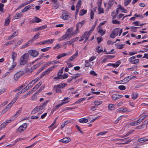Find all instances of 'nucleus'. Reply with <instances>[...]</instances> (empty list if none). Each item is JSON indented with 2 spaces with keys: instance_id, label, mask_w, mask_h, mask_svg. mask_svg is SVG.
<instances>
[{
  "instance_id": "34",
  "label": "nucleus",
  "mask_w": 148,
  "mask_h": 148,
  "mask_svg": "<svg viewBox=\"0 0 148 148\" xmlns=\"http://www.w3.org/2000/svg\"><path fill=\"white\" fill-rule=\"evenodd\" d=\"M12 58L13 60V62H14L15 59L16 57L17 54L14 52H12L11 53Z\"/></svg>"
},
{
  "instance_id": "22",
  "label": "nucleus",
  "mask_w": 148,
  "mask_h": 148,
  "mask_svg": "<svg viewBox=\"0 0 148 148\" xmlns=\"http://www.w3.org/2000/svg\"><path fill=\"white\" fill-rule=\"evenodd\" d=\"M78 56V53L77 51H76L75 53L72 56H71L69 59V60L72 61L75 59Z\"/></svg>"
},
{
  "instance_id": "42",
  "label": "nucleus",
  "mask_w": 148,
  "mask_h": 148,
  "mask_svg": "<svg viewBox=\"0 0 148 148\" xmlns=\"http://www.w3.org/2000/svg\"><path fill=\"white\" fill-rule=\"evenodd\" d=\"M72 45V46L73 47L74 44L72 42L71 40L69 41H68L66 42H65L64 43V45Z\"/></svg>"
},
{
  "instance_id": "30",
  "label": "nucleus",
  "mask_w": 148,
  "mask_h": 148,
  "mask_svg": "<svg viewBox=\"0 0 148 148\" xmlns=\"http://www.w3.org/2000/svg\"><path fill=\"white\" fill-rule=\"evenodd\" d=\"M117 110L119 111H121L123 113L129 112L127 108H121Z\"/></svg>"
},
{
  "instance_id": "21",
  "label": "nucleus",
  "mask_w": 148,
  "mask_h": 148,
  "mask_svg": "<svg viewBox=\"0 0 148 148\" xmlns=\"http://www.w3.org/2000/svg\"><path fill=\"white\" fill-rule=\"evenodd\" d=\"M85 22V21L83 20L80 22L78 23L76 25V28L78 29H79V28H81Z\"/></svg>"
},
{
  "instance_id": "40",
  "label": "nucleus",
  "mask_w": 148,
  "mask_h": 148,
  "mask_svg": "<svg viewBox=\"0 0 148 148\" xmlns=\"http://www.w3.org/2000/svg\"><path fill=\"white\" fill-rule=\"evenodd\" d=\"M85 100L84 98H80L77 100L75 103L73 104V105H75V104H79L81 103L82 101H84Z\"/></svg>"
},
{
  "instance_id": "43",
  "label": "nucleus",
  "mask_w": 148,
  "mask_h": 148,
  "mask_svg": "<svg viewBox=\"0 0 148 148\" xmlns=\"http://www.w3.org/2000/svg\"><path fill=\"white\" fill-rule=\"evenodd\" d=\"M70 122L69 121H65L63 122L62 123L61 125V128L62 129L65 125H66L67 124L69 123Z\"/></svg>"
},
{
  "instance_id": "23",
  "label": "nucleus",
  "mask_w": 148,
  "mask_h": 148,
  "mask_svg": "<svg viewBox=\"0 0 148 148\" xmlns=\"http://www.w3.org/2000/svg\"><path fill=\"white\" fill-rule=\"evenodd\" d=\"M32 6V5H29L26 6L22 10V12L24 13L27 10H29L31 8V7Z\"/></svg>"
},
{
  "instance_id": "49",
  "label": "nucleus",
  "mask_w": 148,
  "mask_h": 148,
  "mask_svg": "<svg viewBox=\"0 0 148 148\" xmlns=\"http://www.w3.org/2000/svg\"><path fill=\"white\" fill-rule=\"evenodd\" d=\"M64 67L62 68L60 70L59 72L58 73V76H60V77L61 76L62 74L63 73V71Z\"/></svg>"
},
{
  "instance_id": "7",
  "label": "nucleus",
  "mask_w": 148,
  "mask_h": 148,
  "mask_svg": "<svg viewBox=\"0 0 148 148\" xmlns=\"http://www.w3.org/2000/svg\"><path fill=\"white\" fill-rule=\"evenodd\" d=\"M119 29L116 28L111 33L110 36L111 38H114L115 36H117L118 33H119Z\"/></svg>"
},
{
  "instance_id": "3",
  "label": "nucleus",
  "mask_w": 148,
  "mask_h": 148,
  "mask_svg": "<svg viewBox=\"0 0 148 148\" xmlns=\"http://www.w3.org/2000/svg\"><path fill=\"white\" fill-rule=\"evenodd\" d=\"M29 56L27 53H25L21 57L20 60V64L23 65L25 64L27 61Z\"/></svg>"
},
{
  "instance_id": "39",
  "label": "nucleus",
  "mask_w": 148,
  "mask_h": 148,
  "mask_svg": "<svg viewBox=\"0 0 148 148\" xmlns=\"http://www.w3.org/2000/svg\"><path fill=\"white\" fill-rule=\"evenodd\" d=\"M63 105V103H60L59 105H57L56 106L54 107L52 109V111L53 112H54L56 110L58 109L59 108Z\"/></svg>"
},
{
  "instance_id": "45",
  "label": "nucleus",
  "mask_w": 148,
  "mask_h": 148,
  "mask_svg": "<svg viewBox=\"0 0 148 148\" xmlns=\"http://www.w3.org/2000/svg\"><path fill=\"white\" fill-rule=\"evenodd\" d=\"M47 27V26L46 25H44L41 27L37 28L36 29V31L41 30L43 29H45Z\"/></svg>"
},
{
  "instance_id": "5",
  "label": "nucleus",
  "mask_w": 148,
  "mask_h": 148,
  "mask_svg": "<svg viewBox=\"0 0 148 148\" xmlns=\"http://www.w3.org/2000/svg\"><path fill=\"white\" fill-rule=\"evenodd\" d=\"M27 124L24 123L22 125L20 126L17 130V133H21L24 131L26 129L27 127Z\"/></svg>"
},
{
  "instance_id": "54",
  "label": "nucleus",
  "mask_w": 148,
  "mask_h": 148,
  "mask_svg": "<svg viewBox=\"0 0 148 148\" xmlns=\"http://www.w3.org/2000/svg\"><path fill=\"white\" fill-rule=\"evenodd\" d=\"M98 32L102 36L103 35L105 34V32L101 28L99 29Z\"/></svg>"
},
{
  "instance_id": "15",
  "label": "nucleus",
  "mask_w": 148,
  "mask_h": 148,
  "mask_svg": "<svg viewBox=\"0 0 148 148\" xmlns=\"http://www.w3.org/2000/svg\"><path fill=\"white\" fill-rule=\"evenodd\" d=\"M123 97V96L117 94H114L112 96V98L113 100H116L120 99Z\"/></svg>"
},
{
  "instance_id": "31",
  "label": "nucleus",
  "mask_w": 148,
  "mask_h": 148,
  "mask_svg": "<svg viewBox=\"0 0 148 148\" xmlns=\"http://www.w3.org/2000/svg\"><path fill=\"white\" fill-rule=\"evenodd\" d=\"M21 110H18L16 113L12 117V120H13V121L14 119L16 118L17 116H18L21 112Z\"/></svg>"
},
{
  "instance_id": "57",
  "label": "nucleus",
  "mask_w": 148,
  "mask_h": 148,
  "mask_svg": "<svg viewBox=\"0 0 148 148\" xmlns=\"http://www.w3.org/2000/svg\"><path fill=\"white\" fill-rule=\"evenodd\" d=\"M86 13V10H81L79 13V15L80 16H83Z\"/></svg>"
},
{
  "instance_id": "35",
  "label": "nucleus",
  "mask_w": 148,
  "mask_h": 148,
  "mask_svg": "<svg viewBox=\"0 0 148 148\" xmlns=\"http://www.w3.org/2000/svg\"><path fill=\"white\" fill-rule=\"evenodd\" d=\"M10 17H7L5 21L4 25L5 26H7V25H8L10 23Z\"/></svg>"
},
{
  "instance_id": "51",
  "label": "nucleus",
  "mask_w": 148,
  "mask_h": 148,
  "mask_svg": "<svg viewBox=\"0 0 148 148\" xmlns=\"http://www.w3.org/2000/svg\"><path fill=\"white\" fill-rule=\"evenodd\" d=\"M47 66L46 65V64H45L43 65L41 67V68L39 70V71L38 72L39 73H40V72L42 71V70H43L44 69H45V68H46Z\"/></svg>"
},
{
  "instance_id": "20",
  "label": "nucleus",
  "mask_w": 148,
  "mask_h": 148,
  "mask_svg": "<svg viewBox=\"0 0 148 148\" xmlns=\"http://www.w3.org/2000/svg\"><path fill=\"white\" fill-rule=\"evenodd\" d=\"M18 34V32L17 31L15 32H14L9 37H8V39H7V40H10L12 39L13 38L17 36Z\"/></svg>"
},
{
  "instance_id": "63",
  "label": "nucleus",
  "mask_w": 148,
  "mask_h": 148,
  "mask_svg": "<svg viewBox=\"0 0 148 148\" xmlns=\"http://www.w3.org/2000/svg\"><path fill=\"white\" fill-rule=\"evenodd\" d=\"M131 31L133 32H136V31L137 27H130Z\"/></svg>"
},
{
  "instance_id": "6",
  "label": "nucleus",
  "mask_w": 148,
  "mask_h": 148,
  "mask_svg": "<svg viewBox=\"0 0 148 148\" xmlns=\"http://www.w3.org/2000/svg\"><path fill=\"white\" fill-rule=\"evenodd\" d=\"M92 31V29H91L89 32H85L82 36V38H83L84 40V42H86L90 34L91 33Z\"/></svg>"
},
{
  "instance_id": "37",
  "label": "nucleus",
  "mask_w": 148,
  "mask_h": 148,
  "mask_svg": "<svg viewBox=\"0 0 148 148\" xmlns=\"http://www.w3.org/2000/svg\"><path fill=\"white\" fill-rule=\"evenodd\" d=\"M79 121L82 123H85L88 121V120L86 118H82L79 119Z\"/></svg>"
},
{
  "instance_id": "33",
  "label": "nucleus",
  "mask_w": 148,
  "mask_h": 148,
  "mask_svg": "<svg viewBox=\"0 0 148 148\" xmlns=\"http://www.w3.org/2000/svg\"><path fill=\"white\" fill-rule=\"evenodd\" d=\"M39 34H36L34 36L32 39L29 40V42H32L34 40L37 39L39 37Z\"/></svg>"
},
{
  "instance_id": "32",
  "label": "nucleus",
  "mask_w": 148,
  "mask_h": 148,
  "mask_svg": "<svg viewBox=\"0 0 148 148\" xmlns=\"http://www.w3.org/2000/svg\"><path fill=\"white\" fill-rule=\"evenodd\" d=\"M32 42H29V40L27 42H26L24 45H23L21 47V49H23L27 47L29 45V44H31Z\"/></svg>"
},
{
  "instance_id": "27",
  "label": "nucleus",
  "mask_w": 148,
  "mask_h": 148,
  "mask_svg": "<svg viewBox=\"0 0 148 148\" xmlns=\"http://www.w3.org/2000/svg\"><path fill=\"white\" fill-rule=\"evenodd\" d=\"M42 84V82H39L37 85H36L35 87L33 88L32 89V91H35L37 89H38L40 86Z\"/></svg>"
},
{
  "instance_id": "47",
  "label": "nucleus",
  "mask_w": 148,
  "mask_h": 148,
  "mask_svg": "<svg viewBox=\"0 0 148 148\" xmlns=\"http://www.w3.org/2000/svg\"><path fill=\"white\" fill-rule=\"evenodd\" d=\"M79 32V29L76 28L75 30H74L72 33V36L75 35L76 34L78 33Z\"/></svg>"
},
{
  "instance_id": "44",
  "label": "nucleus",
  "mask_w": 148,
  "mask_h": 148,
  "mask_svg": "<svg viewBox=\"0 0 148 148\" xmlns=\"http://www.w3.org/2000/svg\"><path fill=\"white\" fill-rule=\"evenodd\" d=\"M121 63L120 61L119 60L115 64H113L112 66L114 68H116L119 66Z\"/></svg>"
},
{
  "instance_id": "11",
  "label": "nucleus",
  "mask_w": 148,
  "mask_h": 148,
  "mask_svg": "<svg viewBox=\"0 0 148 148\" xmlns=\"http://www.w3.org/2000/svg\"><path fill=\"white\" fill-rule=\"evenodd\" d=\"M41 78L40 77H37L35 79L32 80L30 82L27 86H28L29 87V89L36 82L38 81Z\"/></svg>"
},
{
  "instance_id": "64",
  "label": "nucleus",
  "mask_w": 148,
  "mask_h": 148,
  "mask_svg": "<svg viewBox=\"0 0 148 148\" xmlns=\"http://www.w3.org/2000/svg\"><path fill=\"white\" fill-rule=\"evenodd\" d=\"M108 108L110 110H112L114 108V105L112 104H110L108 105Z\"/></svg>"
},
{
  "instance_id": "56",
  "label": "nucleus",
  "mask_w": 148,
  "mask_h": 148,
  "mask_svg": "<svg viewBox=\"0 0 148 148\" xmlns=\"http://www.w3.org/2000/svg\"><path fill=\"white\" fill-rule=\"evenodd\" d=\"M68 77V75L67 73H65L63 75H61V79H64L67 78Z\"/></svg>"
},
{
  "instance_id": "50",
  "label": "nucleus",
  "mask_w": 148,
  "mask_h": 148,
  "mask_svg": "<svg viewBox=\"0 0 148 148\" xmlns=\"http://www.w3.org/2000/svg\"><path fill=\"white\" fill-rule=\"evenodd\" d=\"M145 141L146 139L145 138H139L137 140V142L139 143H143Z\"/></svg>"
},
{
  "instance_id": "55",
  "label": "nucleus",
  "mask_w": 148,
  "mask_h": 148,
  "mask_svg": "<svg viewBox=\"0 0 148 148\" xmlns=\"http://www.w3.org/2000/svg\"><path fill=\"white\" fill-rule=\"evenodd\" d=\"M102 103V101L97 100L94 101V104L96 106H99Z\"/></svg>"
},
{
  "instance_id": "61",
  "label": "nucleus",
  "mask_w": 148,
  "mask_h": 148,
  "mask_svg": "<svg viewBox=\"0 0 148 148\" xmlns=\"http://www.w3.org/2000/svg\"><path fill=\"white\" fill-rule=\"evenodd\" d=\"M130 0H125L124 2V4L125 6H127L130 2Z\"/></svg>"
},
{
  "instance_id": "53",
  "label": "nucleus",
  "mask_w": 148,
  "mask_h": 148,
  "mask_svg": "<svg viewBox=\"0 0 148 148\" xmlns=\"http://www.w3.org/2000/svg\"><path fill=\"white\" fill-rule=\"evenodd\" d=\"M47 66L46 65V64H45L43 65L41 67V68L39 70V71L38 72L39 73H40V72L42 71V70H43L44 69H45V68H46Z\"/></svg>"
},
{
  "instance_id": "10",
  "label": "nucleus",
  "mask_w": 148,
  "mask_h": 148,
  "mask_svg": "<svg viewBox=\"0 0 148 148\" xmlns=\"http://www.w3.org/2000/svg\"><path fill=\"white\" fill-rule=\"evenodd\" d=\"M13 121V120H12V119L6 120V121L4 122L0 125V130H1L2 128L5 127L7 125L8 123H10Z\"/></svg>"
},
{
  "instance_id": "41",
  "label": "nucleus",
  "mask_w": 148,
  "mask_h": 148,
  "mask_svg": "<svg viewBox=\"0 0 148 148\" xmlns=\"http://www.w3.org/2000/svg\"><path fill=\"white\" fill-rule=\"evenodd\" d=\"M22 13V12H20L19 13L16 14V15L14 16V18L16 19H17L21 18L23 15Z\"/></svg>"
},
{
  "instance_id": "52",
  "label": "nucleus",
  "mask_w": 148,
  "mask_h": 148,
  "mask_svg": "<svg viewBox=\"0 0 148 148\" xmlns=\"http://www.w3.org/2000/svg\"><path fill=\"white\" fill-rule=\"evenodd\" d=\"M47 66L46 65V64H45L43 65L41 67V68L39 70V71L38 72L39 73H40V72L42 71V70H43L44 69H45V68H46Z\"/></svg>"
},
{
  "instance_id": "24",
  "label": "nucleus",
  "mask_w": 148,
  "mask_h": 148,
  "mask_svg": "<svg viewBox=\"0 0 148 148\" xmlns=\"http://www.w3.org/2000/svg\"><path fill=\"white\" fill-rule=\"evenodd\" d=\"M68 36H69V35H67V33H66L64 35L58 39V41L60 42L64 39H65Z\"/></svg>"
},
{
  "instance_id": "16",
  "label": "nucleus",
  "mask_w": 148,
  "mask_h": 148,
  "mask_svg": "<svg viewBox=\"0 0 148 148\" xmlns=\"http://www.w3.org/2000/svg\"><path fill=\"white\" fill-rule=\"evenodd\" d=\"M92 61V57H91L89 59V60H86L85 62V66L86 67L90 66L91 67V65L90 63V62Z\"/></svg>"
},
{
  "instance_id": "17",
  "label": "nucleus",
  "mask_w": 148,
  "mask_h": 148,
  "mask_svg": "<svg viewBox=\"0 0 148 148\" xmlns=\"http://www.w3.org/2000/svg\"><path fill=\"white\" fill-rule=\"evenodd\" d=\"M41 20L39 18L37 17H35L33 19L30 21V23H34L35 22L38 23L39 22H41Z\"/></svg>"
},
{
  "instance_id": "26",
  "label": "nucleus",
  "mask_w": 148,
  "mask_h": 148,
  "mask_svg": "<svg viewBox=\"0 0 148 148\" xmlns=\"http://www.w3.org/2000/svg\"><path fill=\"white\" fill-rule=\"evenodd\" d=\"M115 0H110L108 3V8L110 9L113 5Z\"/></svg>"
},
{
  "instance_id": "4",
  "label": "nucleus",
  "mask_w": 148,
  "mask_h": 148,
  "mask_svg": "<svg viewBox=\"0 0 148 148\" xmlns=\"http://www.w3.org/2000/svg\"><path fill=\"white\" fill-rule=\"evenodd\" d=\"M56 67V66L53 65L51 67L48 68L46 70L42 73L40 76V78H41L44 76L49 73Z\"/></svg>"
},
{
  "instance_id": "13",
  "label": "nucleus",
  "mask_w": 148,
  "mask_h": 148,
  "mask_svg": "<svg viewBox=\"0 0 148 148\" xmlns=\"http://www.w3.org/2000/svg\"><path fill=\"white\" fill-rule=\"evenodd\" d=\"M101 0H100L99 2H98V10L99 14H100L101 13H103V8H101Z\"/></svg>"
},
{
  "instance_id": "58",
  "label": "nucleus",
  "mask_w": 148,
  "mask_h": 148,
  "mask_svg": "<svg viewBox=\"0 0 148 148\" xmlns=\"http://www.w3.org/2000/svg\"><path fill=\"white\" fill-rule=\"evenodd\" d=\"M62 47L61 45L58 44L56 45L55 46L53 47V49H58L61 48Z\"/></svg>"
},
{
  "instance_id": "38",
  "label": "nucleus",
  "mask_w": 148,
  "mask_h": 148,
  "mask_svg": "<svg viewBox=\"0 0 148 148\" xmlns=\"http://www.w3.org/2000/svg\"><path fill=\"white\" fill-rule=\"evenodd\" d=\"M16 62H14L13 65L10 66L9 68V71L10 72H11L12 71L14 68L16 66Z\"/></svg>"
},
{
  "instance_id": "8",
  "label": "nucleus",
  "mask_w": 148,
  "mask_h": 148,
  "mask_svg": "<svg viewBox=\"0 0 148 148\" xmlns=\"http://www.w3.org/2000/svg\"><path fill=\"white\" fill-rule=\"evenodd\" d=\"M31 56L34 57H36L39 54L38 52L36 50H31L28 51L27 53Z\"/></svg>"
},
{
  "instance_id": "19",
  "label": "nucleus",
  "mask_w": 148,
  "mask_h": 148,
  "mask_svg": "<svg viewBox=\"0 0 148 148\" xmlns=\"http://www.w3.org/2000/svg\"><path fill=\"white\" fill-rule=\"evenodd\" d=\"M55 40L54 39L46 40L43 41L44 45L49 44H52Z\"/></svg>"
},
{
  "instance_id": "36",
  "label": "nucleus",
  "mask_w": 148,
  "mask_h": 148,
  "mask_svg": "<svg viewBox=\"0 0 148 148\" xmlns=\"http://www.w3.org/2000/svg\"><path fill=\"white\" fill-rule=\"evenodd\" d=\"M14 41V40L10 41L9 42H7L5 44H4L3 45L4 47H6L9 45H12L13 44V42Z\"/></svg>"
},
{
  "instance_id": "2",
  "label": "nucleus",
  "mask_w": 148,
  "mask_h": 148,
  "mask_svg": "<svg viewBox=\"0 0 148 148\" xmlns=\"http://www.w3.org/2000/svg\"><path fill=\"white\" fill-rule=\"evenodd\" d=\"M67 86V84L64 83H61L59 84L54 85L53 88L57 93L61 92V88H62Z\"/></svg>"
},
{
  "instance_id": "18",
  "label": "nucleus",
  "mask_w": 148,
  "mask_h": 148,
  "mask_svg": "<svg viewBox=\"0 0 148 148\" xmlns=\"http://www.w3.org/2000/svg\"><path fill=\"white\" fill-rule=\"evenodd\" d=\"M74 29L73 28V27H71L70 28H69L68 29L66 30V33L67 34V35H69V37L72 36V33L73 32V31Z\"/></svg>"
},
{
  "instance_id": "60",
  "label": "nucleus",
  "mask_w": 148,
  "mask_h": 148,
  "mask_svg": "<svg viewBox=\"0 0 148 148\" xmlns=\"http://www.w3.org/2000/svg\"><path fill=\"white\" fill-rule=\"evenodd\" d=\"M138 94L137 93H133L132 94V99H136L138 97Z\"/></svg>"
},
{
  "instance_id": "12",
  "label": "nucleus",
  "mask_w": 148,
  "mask_h": 148,
  "mask_svg": "<svg viewBox=\"0 0 148 148\" xmlns=\"http://www.w3.org/2000/svg\"><path fill=\"white\" fill-rule=\"evenodd\" d=\"M69 14L68 13H64L62 14L61 17L62 19L64 20H68L70 18Z\"/></svg>"
},
{
  "instance_id": "1",
  "label": "nucleus",
  "mask_w": 148,
  "mask_h": 148,
  "mask_svg": "<svg viewBox=\"0 0 148 148\" xmlns=\"http://www.w3.org/2000/svg\"><path fill=\"white\" fill-rule=\"evenodd\" d=\"M50 100H48L44 102L42 104H41L40 106L36 107L31 112L32 114H35L37 113L39 111L42 109L46 106L47 104L49 102Z\"/></svg>"
},
{
  "instance_id": "14",
  "label": "nucleus",
  "mask_w": 148,
  "mask_h": 148,
  "mask_svg": "<svg viewBox=\"0 0 148 148\" xmlns=\"http://www.w3.org/2000/svg\"><path fill=\"white\" fill-rule=\"evenodd\" d=\"M71 140V139L69 137H65L60 140L59 141L62 143H66L70 142Z\"/></svg>"
},
{
  "instance_id": "62",
  "label": "nucleus",
  "mask_w": 148,
  "mask_h": 148,
  "mask_svg": "<svg viewBox=\"0 0 148 148\" xmlns=\"http://www.w3.org/2000/svg\"><path fill=\"white\" fill-rule=\"evenodd\" d=\"M112 22L113 24H119L120 23V22L118 20H114L112 21Z\"/></svg>"
},
{
  "instance_id": "9",
  "label": "nucleus",
  "mask_w": 148,
  "mask_h": 148,
  "mask_svg": "<svg viewBox=\"0 0 148 148\" xmlns=\"http://www.w3.org/2000/svg\"><path fill=\"white\" fill-rule=\"evenodd\" d=\"M24 74L23 72L20 71L16 73L14 76V79L16 81H17L19 77Z\"/></svg>"
},
{
  "instance_id": "28",
  "label": "nucleus",
  "mask_w": 148,
  "mask_h": 148,
  "mask_svg": "<svg viewBox=\"0 0 148 148\" xmlns=\"http://www.w3.org/2000/svg\"><path fill=\"white\" fill-rule=\"evenodd\" d=\"M129 78V77L128 76L125 78L119 81V82H123L124 83L123 84H125L128 82L130 80Z\"/></svg>"
},
{
  "instance_id": "59",
  "label": "nucleus",
  "mask_w": 148,
  "mask_h": 148,
  "mask_svg": "<svg viewBox=\"0 0 148 148\" xmlns=\"http://www.w3.org/2000/svg\"><path fill=\"white\" fill-rule=\"evenodd\" d=\"M51 48L50 47H48L41 49V51L42 52H46L48 51Z\"/></svg>"
},
{
  "instance_id": "25",
  "label": "nucleus",
  "mask_w": 148,
  "mask_h": 148,
  "mask_svg": "<svg viewBox=\"0 0 148 148\" xmlns=\"http://www.w3.org/2000/svg\"><path fill=\"white\" fill-rule=\"evenodd\" d=\"M70 100L71 99L69 97H65L62 101L63 102H62L61 103H63V105L69 102Z\"/></svg>"
},
{
  "instance_id": "29",
  "label": "nucleus",
  "mask_w": 148,
  "mask_h": 148,
  "mask_svg": "<svg viewBox=\"0 0 148 148\" xmlns=\"http://www.w3.org/2000/svg\"><path fill=\"white\" fill-rule=\"evenodd\" d=\"M29 89V87H28V86H26V87L24 88L21 91L18 92V93L17 94L19 95L23 93L26 91H27Z\"/></svg>"
},
{
  "instance_id": "46",
  "label": "nucleus",
  "mask_w": 148,
  "mask_h": 148,
  "mask_svg": "<svg viewBox=\"0 0 148 148\" xmlns=\"http://www.w3.org/2000/svg\"><path fill=\"white\" fill-rule=\"evenodd\" d=\"M82 3L81 0H79L77 3L76 8L80 9L81 7Z\"/></svg>"
},
{
  "instance_id": "48",
  "label": "nucleus",
  "mask_w": 148,
  "mask_h": 148,
  "mask_svg": "<svg viewBox=\"0 0 148 148\" xmlns=\"http://www.w3.org/2000/svg\"><path fill=\"white\" fill-rule=\"evenodd\" d=\"M136 57L135 56H132L130 57L129 59V62L132 64H133L134 60L135 59Z\"/></svg>"
}]
</instances>
